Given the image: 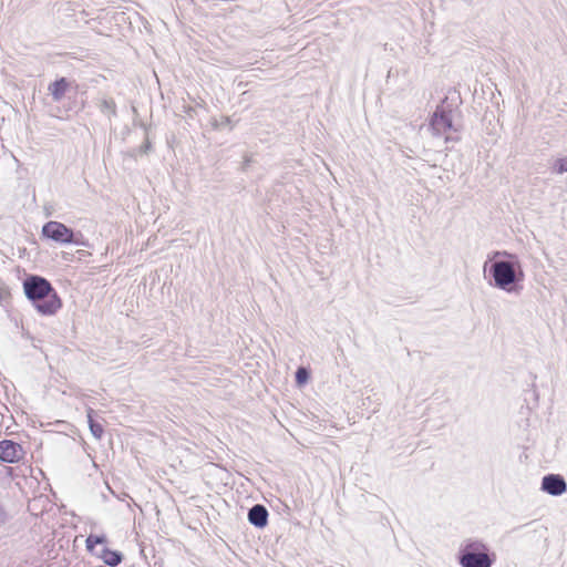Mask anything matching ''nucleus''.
<instances>
[{"label":"nucleus","mask_w":567,"mask_h":567,"mask_svg":"<svg viewBox=\"0 0 567 567\" xmlns=\"http://www.w3.org/2000/svg\"><path fill=\"white\" fill-rule=\"evenodd\" d=\"M79 252H80V255H81V256H86V255H89V252H86V251H84V250H79Z\"/></svg>","instance_id":"b1692460"},{"label":"nucleus","mask_w":567,"mask_h":567,"mask_svg":"<svg viewBox=\"0 0 567 567\" xmlns=\"http://www.w3.org/2000/svg\"><path fill=\"white\" fill-rule=\"evenodd\" d=\"M96 557L101 558L110 567L118 566L124 559V555L120 550L111 549L106 546H103L100 553H96Z\"/></svg>","instance_id":"1a4fd4ad"},{"label":"nucleus","mask_w":567,"mask_h":567,"mask_svg":"<svg viewBox=\"0 0 567 567\" xmlns=\"http://www.w3.org/2000/svg\"><path fill=\"white\" fill-rule=\"evenodd\" d=\"M460 141V136L458 135H447L445 136V142H458Z\"/></svg>","instance_id":"412c9836"},{"label":"nucleus","mask_w":567,"mask_h":567,"mask_svg":"<svg viewBox=\"0 0 567 567\" xmlns=\"http://www.w3.org/2000/svg\"><path fill=\"white\" fill-rule=\"evenodd\" d=\"M268 518L269 512L262 504H255L248 511L247 519L256 528H265L268 525Z\"/></svg>","instance_id":"6e6552de"},{"label":"nucleus","mask_w":567,"mask_h":567,"mask_svg":"<svg viewBox=\"0 0 567 567\" xmlns=\"http://www.w3.org/2000/svg\"><path fill=\"white\" fill-rule=\"evenodd\" d=\"M10 519V516L4 508V506L0 503V527L6 525Z\"/></svg>","instance_id":"6ab92c4d"},{"label":"nucleus","mask_w":567,"mask_h":567,"mask_svg":"<svg viewBox=\"0 0 567 567\" xmlns=\"http://www.w3.org/2000/svg\"><path fill=\"white\" fill-rule=\"evenodd\" d=\"M63 259L69 260L70 256H66V254L63 256Z\"/></svg>","instance_id":"393cba45"},{"label":"nucleus","mask_w":567,"mask_h":567,"mask_svg":"<svg viewBox=\"0 0 567 567\" xmlns=\"http://www.w3.org/2000/svg\"><path fill=\"white\" fill-rule=\"evenodd\" d=\"M41 236L60 245H76L91 247L82 231L75 230L56 220L47 221L41 229Z\"/></svg>","instance_id":"20e7f679"},{"label":"nucleus","mask_w":567,"mask_h":567,"mask_svg":"<svg viewBox=\"0 0 567 567\" xmlns=\"http://www.w3.org/2000/svg\"><path fill=\"white\" fill-rule=\"evenodd\" d=\"M31 342H32V347H33V348H35V349H40V347H39V344H38V342H41L40 340H38V341H37V340L34 339V341H31Z\"/></svg>","instance_id":"5701e85b"},{"label":"nucleus","mask_w":567,"mask_h":567,"mask_svg":"<svg viewBox=\"0 0 567 567\" xmlns=\"http://www.w3.org/2000/svg\"><path fill=\"white\" fill-rule=\"evenodd\" d=\"M96 412L92 408L86 409L87 424L91 434L96 439L101 440L104 434L103 425L95 420Z\"/></svg>","instance_id":"9b49d317"},{"label":"nucleus","mask_w":567,"mask_h":567,"mask_svg":"<svg viewBox=\"0 0 567 567\" xmlns=\"http://www.w3.org/2000/svg\"><path fill=\"white\" fill-rule=\"evenodd\" d=\"M22 446L12 440L0 441V463H18L23 458Z\"/></svg>","instance_id":"423d86ee"},{"label":"nucleus","mask_w":567,"mask_h":567,"mask_svg":"<svg viewBox=\"0 0 567 567\" xmlns=\"http://www.w3.org/2000/svg\"><path fill=\"white\" fill-rule=\"evenodd\" d=\"M152 142L150 141L148 136L146 135L144 143L138 147L140 154H148L152 151Z\"/></svg>","instance_id":"f3484780"},{"label":"nucleus","mask_w":567,"mask_h":567,"mask_svg":"<svg viewBox=\"0 0 567 567\" xmlns=\"http://www.w3.org/2000/svg\"><path fill=\"white\" fill-rule=\"evenodd\" d=\"M22 285L27 299L41 316H54L62 308L61 297L47 278L30 274Z\"/></svg>","instance_id":"f03ea898"},{"label":"nucleus","mask_w":567,"mask_h":567,"mask_svg":"<svg viewBox=\"0 0 567 567\" xmlns=\"http://www.w3.org/2000/svg\"><path fill=\"white\" fill-rule=\"evenodd\" d=\"M310 379V370L306 367H299L295 373L296 384L302 386L308 383Z\"/></svg>","instance_id":"4468645a"},{"label":"nucleus","mask_w":567,"mask_h":567,"mask_svg":"<svg viewBox=\"0 0 567 567\" xmlns=\"http://www.w3.org/2000/svg\"><path fill=\"white\" fill-rule=\"evenodd\" d=\"M453 112L454 109L446 103V99L436 106L430 118V127L434 134L440 135L447 131L458 132V128L453 124Z\"/></svg>","instance_id":"39448f33"},{"label":"nucleus","mask_w":567,"mask_h":567,"mask_svg":"<svg viewBox=\"0 0 567 567\" xmlns=\"http://www.w3.org/2000/svg\"><path fill=\"white\" fill-rule=\"evenodd\" d=\"M71 82L62 76L49 84V92L54 102H60L69 90Z\"/></svg>","instance_id":"9d476101"},{"label":"nucleus","mask_w":567,"mask_h":567,"mask_svg":"<svg viewBox=\"0 0 567 567\" xmlns=\"http://www.w3.org/2000/svg\"><path fill=\"white\" fill-rule=\"evenodd\" d=\"M213 125L215 128H221L225 126H230V128L233 127L231 120L228 116H223L219 122L215 121V123Z\"/></svg>","instance_id":"a211bd4d"},{"label":"nucleus","mask_w":567,"mask_h":567,"mask_svg":"<svg viewBox=\"0 0 567 567\" xmlns=\"http://www.w3.org/2000/svg\"><path fill=\"white\" fill-rule=\"evenodd\" d=\"M553 172L556 174L567 173V156L557 158L553 164Z\"/></svg>","instance_id":"2eb2a0df"},{"label":"nucleus","mask_w":567,"mask_h":567,"mask_svg":"<svg viewBox=\"0 0 567 567\" xmlns=\"http://www.w3.org/2000/svg\"><path fill=\"white\" fill-rule=\"evenodd\" d=\"M106 543L107 538L105 535L91 534L85 540L86 550L96 556V553H100V549H96L97 545H105Z\"/></svg>","instance_id":"f8f14e48"},{"label":"nucleus","mask_w":567,"mask_h":567,"mask_svg":"<svg viewBox=\"0 0 567 567\" xmlns=\"http://www.w3.org/2000/svg\"><path fill=\"white\" fill-rule=\"evenodd\" d=\"M22 337L27 340L34 341V337L29 331H23Z\"/></svg>","instance_id":"4be33fe9"},{"label":"nucleus","mask_w":567,"mask_h":567,"mask_svg":"<svg viewBox=\"0 0 567 567\" xmlns=\"http://www.w3.org/2000/svg\"><path fill=\"white\" fill-rule=\"evenodd\" d=\"M456 558L461 567H492L496 554L484 542L468 538L461 544Z\"/></svg>","instance_id":"7ed1b4c3"},{"label":"nucleus","mask_w":567,"mask_h":567,"mask_svg":"<svg viewBox=\"0 0 567 567\" xmlns=\"http://www.w3.org/2000/svg\"><path fill=\"white\" fill-rule=\"evenodd\" d=\"M254 162L252 156L249 154L244 155V161L240 166V171L246 173L250 166V164Z\"/></svg>","instance_id":"aec40b11"},{"label":"nucleus","mask_w":567,"mask_h":567,"mask_svg":"<svg viewBox=\"0 0 567 567\" xmlns=\"http://www.w3.org/2000/svg\"><path fill=\"white\" fill-rule=\"evenodd\" d=\"M495 254L505 256V259L484 264V272L488 275L489 285L508 293H519L525 279L519 258L507 251H496Z\"/></svg>","instance_id":"f257e3e1"},{"label":"nucleus","mask_w":567,"mask_h":567,"mask_svg":"<svg viewBox=\"0 0 567 567\" xmlns=\"http://www.w3.org/2000/svg\"><path fill=\"white\" fill-rule=\"evenodd\" d=\"M9 298H10V291H9L8 287L6 286V284L0 278V305H4V302H7Z\"/></svg>","instance_id":"dca6fc26"},{"label":"nucleus","mask_w":567,"mask_h":567,"mask_svg":"<svg viewBox=\"0 0 567 567\" xmlns=\"http://www.w3.org/2000/svg\"><path fill=\"white\" fill-rule=\"evenodd\" d=\"M540 489L551 496H560L567 491V483L560 474H546L542 478Z\"/></svg>","instance_id":"0eeeda50"},{"label":"nucleus","mask_w":567,"mask_h":567,"mask_svg":"<svg viewBox=\"0 0 567 567\" xmlns=\"http://www.w3.org/2000/svg\"><path fill=\"white\" fill-rule=\"evenodd\" d=\"M96 105H97L100 112L102 114H104L105 116H107L110 120H111V117L117 115L116 103L111 97L100 100V102Z\"/></svg>","instance_id":"ddd939ff"},{"label":"nucleus","mask_w":567,"mask_h":567,"mask_svg":"<svg viewBox=\"0 0 567 567\" xmlns=\"http://www.w3.org/2000/svg\"><path fill=\"white\" fill-rule=\"evenodd\" d=\"M63 259L69 260L70 256H66V254L63 256Z\"/></svg>","instance_id":"a878e982"}]
</instances>
